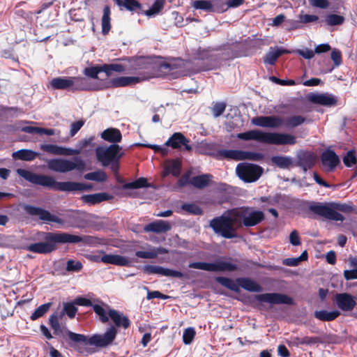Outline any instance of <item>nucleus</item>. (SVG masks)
<instances>
[{"label":"nucleus","instance_id":"nucleus-23","mask_svg":"<svg viewBox=\"0 0 357 357\" xmlns=\"http://www.w3.org/2000/svg\"><path fill=\"white\" fill-rule=\"evenodd\" d=\"M101 262L116 266H126L130 263V260L127 257L119 255L105 254L101 257Z\"/></svg>","mask_w":357,"mask_h":357},{"label":"nucleus","instance_id":"nucleus-9","mask_svg":"<svg viewBox=\"0 0 357 357\" xmlns=\"http://www.w3.org/2000/svg\"><path fill=\"white\" fill-rule=\"evenodd\" d=\"M47 167L54 172L65 173L73 170L82 172L85 169L86 163L80 158L76 157L73 160L54 158L47 161Z\"/></svg>","mask_w":357,"mask_h":357},{"label":"nucleus","instance_id":"nucleus-15","mask_svg":"<svg viewBox=\"0 0 357 357\" xmlns=\"http://www.w3.org/2000/svg\"><path fill=\"white\" fill-rule=\"evenodd\" d=\"M257 300L260 302L274 304H292L293 300L287 295L278 293H266L257 296Z\"/></svg>","mask_w":357,"mask_h":357},{"label":"nucleus","instance_id":"nucleus-43","mask_svg":"<svg viewBox=\"0 0 357 357\" xmlns=\"http://www.w3.org/2000/svg\"><path fill=\"white\" fill-rule=\"evenodd\" d=\"M305 121V118L301 115H294L287 118L284 121L285 126L289 128H295L301 125Z\"/></svg>","mask_w":357,"mask_h":357},{"label":"nucleus","instance_id":"nucleus-27","mask_svg":"<svg viewBox=\"0 0 357 357\" xmlns=\"http://www.w3.org/2000/svg\"><path fill=\"white\" fill-rule=\"evenodd\" d=\"M289 52L288 50L282 47H271L264 58V62L266 64L273 65L280 56Z\"/></svg>","mask_w":357,"mask_h":357},{"label":"nucleus","instance_id":"nucleus-33","mask_svg":"<svg viewBox=\"0 0 357 357\" xmlns=\"http://www.w3.org/2000/svg\"><path fill=\"white\" fill-rule=\"evenodd\" d=\"M38 155V153L29 149H21L13 153V158L25 161H31Z\"/></svg>","mask_w":357,"mask_h":357},{"label":"nucleus","instance_id":"nucleus-54","mask_svg":"<svg viewBox=\"0 0 357 357\" xmlns=\"http://www.w3.org/2000/svg\"><path fill=\"white\" fill-rule=\"evenodd\" d=\"M93 308L94 312L100 317L102 322L106 323L109 320V315L107 314L105 310L100 305H93Z\"/></svg>","mask_w":357,"mask_h":357},{"label":"nucleus","instance_id":"nucleus-45","mask_svg":"<svg viewBox=\"0 0 357 357\" xmlns=\"http://www.w3.org/2000/svg\"><path fill=\"white\" fill-rule=\"evenodd\" d=\"M217 281L221 284L222 286L227 287L228 289L233 291H238V284H236L231 279L224 278V277H218L217 278Z\"/></svg>","mask_w":357,"mask_h":357},{"label":"nucleus","instance_id":"nucleus-59","mask_svg":"<svg viewBox=\"0 0 357 357\" xmlns=\"http://www.w3.org/2000/svg\"><path fill=\"white\" fill-rule=\"evenodd\" d=\"M82 264L78 261L69 260L67 262V270L70 271H79L82 269Z\"/></svg>","mask_w":357,"mask_h":357},{"label":"nucleus","instance_id":"nucleus-53","mask_svg":"<svg viewBox=\"0 0 357 357\" xmlns=\"http://www.w3.org/2000/svg\"><path fill=\"white\" fill-rule=\"evenodd\" d=\"M136 256L142 259H154L157 257L156 251L153 250V247H150L146 251H137Z\"/></svg>","mask_w":357,"mask_h":357},{"label":"nucleus","instance_id":"nucleus-51","mask_svg":"<svg viewBox=\"0 0 357 357\" xmlns=\"http://www.w3.org/2000/svg\"><path fill=\"white\" fill-rule=\"evenodd\" d=\"M192 6L195 9L211 10L212 3L208 0H197L192 2Z\"/></svg>","mask_w":357,"mask_h":357},{"label":"nucleus","instance_id":"nucleus-7","mask_svg":"<svg viewBox=\"0 0 357 357\" xmlns=\"http://www.w3.org/2000/svg\"><path fill=\"white\" fill-rule=\"evenodd\" d=\"M118 331L114 326H110L104 334H96L89 339L82 334L75 333L66 330L65 334L70 340L75 343H84L98 347H105L111 344L115 340Z\"/></svg>","mask_w":357,"mask_h":357},{"label":"nucleus","instance_id":"nucleus-56","mask_svg":"<svg viewBox=\"0 0 357 357\" xmlns=\"http://www.w3.org/2000/svg\"><path fill=\"white\" fill-rule=\"evenodd\" d=\"M344 164L347 167H352L356 162V157L354 151H349L343 158Z\"/></svg>","mask_w":357,"mask_h":357},{"label":"nucleus","instance_id":"nucleus-60","mask_svg":"<svg viewBox=\"0 0 357 357\" xmlns=\"http://www.w3.org/2000/svg\"><path fill=\"white\" fill-rule=\"evenodd\" d=\"M226 105L223 102H218L213 107V114L215 117L220 116L225 110Z\"/></svg>","mask_w":357,"mask_h":357},{"label":"nucleus","instance_id":"nucleus-52","mask_svg":"<svg viewBox=\"0 0 357 357\" xmlns=\"http://www.w3.org/2000/svg\"><path fill=\"white\" fill-rule=\"evenodd\" d=\"M195 334V328L192 327H189L185 329L183 334V341L184 344H190L192 342Z\"/></svg>","mask_w":357,"mask_h":357},{"label":"nucleus","instance_id":"nucleus-37","mask_svg":"<svg viewBox=\"0 0 357 357\" xmlns=\"http://www.w3.org/2000/svg\"><path fill=\"white\" fill-rule=\"evenodd\" d=\"M102 32L103 34H107L111 29L110 25V8L108 6L104 7L103 15L102 17Z\"/></svg>","mask_w":357,"mask_h":357},{"label":"nucleus","instance_id":"nucleus-28","mask_svg":"<svg viewBox=\"0 0 357 357\" xmlns=\"http://www.w3.org/2000/svg\"><path fill=\"white\" fill-rule=\"evenodd\" d=\"M151 59L149 58L139 57L133 59L130 61L128 69L131 71H137L144 69L151 68Z\"/></svg>","mask_w":357,"mask_h":357},{"label":"nucleus","instance_id":"nucleus-13","mask_svg":"<svg viewBox=\"0 0 357 357\" xmlns=\"http://www.w3.org/2000/svg\"><path fill=\"white\" fill-rule=\"evenodd\" d=\"M149 77L146 75H140V76H130V77H119L114 78L111 80L110 84H108L105 82H101L100 83H94L93 82V84H104L106 85V86L102 87L106 88L109 87V86H112L114 87H122V86H132L137 83H139L146 79H148Z\"/></svg>","mask_w":357,"mask_h":357},{"label":"nucleus","instance_id":"nucleus-63","mask_svg":"<svg viewBox=\"0 0 357 357\" xmlns=\"http://www.w3.org/2000/svg\"><path fill=\"white\" fill-rule=\"evenodd\" d=\"M331 59L334 62L335 66H340L342 63V56L340 52L337 49H334L331 52Z\"/></svg>","mask_w":357,"mask_h":357},{"label":"nucleus","instance_id":"nucleus-19","mask_svg":"<svg viewBox=\"0 0 357 357\" xmlns=\"http://www.w3.org/2000/svg\"><path fill=\"white\" fill-rule=\"evenodd\" d=\"M149 273L157 274L162 276L178 278L183 277V273L178 271L166 268L159 266H147L145 268Z\"/></svg>","mask_w":357,"mask_h":357},{"label":"nucleus","instance_id":"nucleus-22","mask_svg":"<svg viewBox=\"0 0 357 357\" xmlns=\"http://www.w3.org/2000/svg\"><path fill=\"white\" fill-rule=\"evenodd\" d=\"M188 139L181 132H175L166 142L165 145L169 146L174 149H180L181 146H185L186 150H191V146L188 144Z\"/></svg>","mask_w":357,"mask_h":357},{"label":"nucleus","instance_id":"nucleus-5","mask_svg":"<svg viewBox=\"0 0 357 357\" xmlns=\"http://www.w3.org/2000/svg\"><path fill=\"white\" fill-rule=\"evenodd\" d=\"M210 226L215 233L226 238L236 236V230L240 227V222L236 215L234 209L224 213L221 216L213 218Z\"/></svg>","mask_w":357,"mask_h":357},{"label":"nucleus","instance_id":"nucleus-4","mask_svg":"<svg viewBox=\"0 0 357 357\" xmlns=\"http://www.w3.org/2000/svg\"><path fill=\"white\" fill-rule=\"evenodd\" d=\"M237 138L243 140H256L261 143L273 145H293L296 142V137L288 133L264 132L252 130L238 133Z\"/></svg>","mask_w":357,"mask_h":357},{"label":"nucleus","instance_id":"nucleus-55","mask_svg":"<svg viewBox=\"0 0 357 357\" xmlns=\"http://www.w3.org/2000/svg\"><path fill=\"white\" fill-rule=\"evenodd\" d=\"M212 263H206V262H193L190 264L189 267L192 268L200 269L207 271L212 272Z\"/></svg>","mask_w":357,"mask_h":357},{"label":"nucleus","instance_id":"nucleus-64","mask_svg":"<svg viewBox=\"0 0 357 357\" xmlns=\"http://www.w3.org/2000/svg\"><path fill=\"white\" fill-rule=\"evenodd\" d=\"M310 4L316 8H326L329 6L327 0H310Z\"/></svg>","mask_w":357,"mask_h":357},{"label":"nucleus","instance_id":"nucleus-31","mask_svg":"<svg viewBox=\"0 0 357 357\" xmlns=\"http://www.w3.org/2000/svg\"><path fill=\"white\" fill-rule=\"evenodd\" d=\"M238 286L244 289L252 292H259L261 290V287L255 282L248 278H239L237 280Z\"/></svg>","mask_w":357,"mask_h":357},{"label":"nucleus","instance_id":"nucleus-14","mask_svg":"<svg viewBox=\"0 0 357 357\" xmlns=\"http://www.w3.org/2000/svg\"><path fill=\"white\" fill-rule=\"evenodd\" d=\"M251 123L262 128H276L280 127L284 121L278 116H259L252 118Z\"/></svg>","mask_w":357,"mask_h":357},{"label":"nucleus","instance_id":"nucleus-61","mask_svg":"<svg viewBox=\"0 0 357 357\" xmlns=\"http://www.w3.org/2000/svg\"><path fill=\"white\" fill-rule=\"evenodd\" d=\"M182 208L192 214H199L201 209L195 204H185L182 206Z\"/></svg>","mask_w":357,"mask_h":357},{"label":"nucleus","instance_id":"nucleus-3","mask_svg":"<svg viewBox=\"0 0 357 357\" xmlns=\"http://www.w3.org/2000/svg\"><path fill=\"white\" fill-rule=\"evenodd\" d=\"M17 173L19 176L33 184L50 188L59 191H80L84 189V186L81 183L70 181L57 182L50 176L34 174L23 169H17Z\"/></svg>","mask_w":357,"mask_h":357},{"label":"nucleus","instance_id":"nucleus-42","mask_svg":"<svg viewBox=\"0 0 357 357\" xmlns=\"http://www.w3.org/2000/svg\"><path fill=\"white\" fill-rule=\"evenodd\" d=\"M121 8H125L128 10H135L140 7V4L135 0H114Z\"/></svg>","mask_w":357,"mask_h":357},{"label":"nucleus","instance_id":"nucleus-18","mask_svg":"<svg viewBox=\"0 0 357 357\" xmlns=\"http://www.w3.org/2000/svg\"><path fill=\"white\" fill-rule=\"evenodd\" d=\"M40 149L45 152L56 155L69 156L80 153V150H74L70 148H66L51 144H41Z\"/></svg>","mask_w":357,"mask_h":357},{"label":"nucleus","instance_id":"nucleus-25","mask_svg":"<svg viewBox=\"0 0 357 357\" xmlns=\"http://www.w3.org/2000/svg\"><path fill=\"white\" fill-rule=\"evenodd\" d=\"M109 317L113 321L115 326L117 327L122 326L123 328H128L130 326V322L128 317L123 315V313L118 312L115 310H109L108 312Z\"/></svg>","mask_w":357,"mask_h":357},{"label":"nucleus","instance_id":"nucleus-49","mask_svg":"<svg viewBox=\"0 0 357 357\" xmlns=\"http://www.w3.org/2000/svg\"><path fill=\"white\" fill-rule=\"evenodd\" d=\"M50 325L54 330V333L56 335L64 337L65 331L63 332L60 326L59 320L56 317L52 316L50 319Z\"/></svg>","mask_w":357,"mask_h":357},{"label":"nucleus","instance_id":"nucleus-34","mask_svg":"<svg viewBox=\"0 0 357 357\" xmlns=\"http://www.w3.org/2000/svg\"><path fill=\"white\" fill-rule=\"evenodd\" d=\"M340 315V312L337 310L326 311L320 310L314 312V317L321 320L325 321H333Z\"/></svg>","mask_w":357,"mask_h":357},{"label":"nucleus","instance_id":"nucleus-39","mask_svg":"<svg viewBox=\"0 0 357 357\" xmlns=\"http://www.w3.org/2000/svg\"><path fill=\"white\" fill-rule=\"evenodd\" d=\"M351 270H345L344 277L347 280L357 279V258H351L349 259Z\"/></svg>","mask_w":357,"mask_h":357},{"label":"nucleus","instance_id":"nucleus-35","mask_svg":"<svg viewBox=\"0 0 357 357\" xmlns=\"http://www.w3.org/2000/svg\"><path fill=\"white\" fill-rule=\"evenodd\" d=\"M299 163L304 171L310 169L314 164V156L310 153H302L298 157Z\"/></svg>","mask_w":357,"mask_h":357},{"label":"nucleus","instance_id":"nucleus-44","mask_svg":"<svg viewBox=\"0 0 357 357\" xmlns=\"http://www.w3.org/2000/svg\"><path fill=\"white\" fill-rule=\"evenodd\" d=\"M147 185L146 179L144 178H139L133 182L125 183L123 185V189H137L146 187Z\"/></svg>","mask_w":357,"mask_h":357},{"label":"nucleus","instance_id":"nucleus-50","mask_svg":"<svg viewBox=\"0 0 357 357\" xmlns=\"http://www.w3.org/2000/svg\"><path fill=\"white\" fill-rule=\"evenodd\" d=\"M344 21V17L335 14L328 15L326 18V22L328 25H340Z\"/></svg>","mask_w":357,"mask_h":357},{"label":"nucleus","instance_id":"nucleus-62","mask_svg":"<svg viewBox=\"0 0 357 357\" xmlns=\"http://www.w3.org/2000/svg\"><path fill=\"white\" fill-rule=\"evenodd\" d=\"M318 19H319L318 16L314 15L305 14V15H299L300 22L305 23V24L316 22L317 20H318Z\"/></svg>","mask_w":357,"mask_h":357},{"label":"nucleus","instance_id":"nucleus-17","mask_svg":"<svg viewBox=\"0 0 357 357\" xmlns=\"http://www.w3.org/2000/svg\"><path fill=\"white\" fill-rule=\"evenodd\" d=\"M335 302L340 310L351 311L356 305V298L347 293H341L335 295Z\"/></svg>","mask_w":357,"mask_h":357},{"label":"nucleus","instance_id":"nucleus-47","mask_svg":"<svg viewBox=\"0 0 357 357\" xmlns=\"http://www.w3.org/2000/svg\"><path fill=\"white\" fill-rule=\"evenodd\" d=\"M51 303H45L39 306L31 315L32 320H36L43 316L50 309Z\"/></svg>","mask_w":357,"mask_h":357},{"label":"nucleus","instance_id":"nucleus-30","mask_svg":"<svg viewBox=\"0 0 357 357\" xmlns=\"http://www.w3.org/2000/svg\"><path fill=\"white\" fill-rule=\"evenodd\" d=\"M101 137L109 142H119L121 140V132L116 128H108L101 134Z\"/></svg>","mask_w":357,"mask_h":357},{"label":"nucleus","instance_id":"nucleus-36","mask_svg":"<svg viewBox=\"0 0 357 357\" xmlns=\"http://www.w3.org/2000/svg\"><path fill=\"white\" fill-rule=\"evenodd\" d=\"M271 161L281 169H287L293 164V160L289 156H273Z\"/></svg>","mask_w":357,"mask_h":357},{"label":"nucleus","instance_id":"nucleus-8","mask_svg":"<svg viewBox=\"0 0 357 357\" xmlns=\"http://www.w3.org/2000/svg\"><path fill=\"white\" fill-rule=\"evenodd\" d=\"M122 148L117 144H112L107 146H98L96 149L97 160L104 167L110 165L114 172L119 170V161L123 155Z\"/></svg>","mask_w":357,"mask_h":357},{"label":"nucleus","instance_id":"nucleus-32","mask_svg":"<svg viewBox=\"0 0 357 357\" xmlns=\"http://www.w3.org/2000/svg\"><path fill=\"white\" fill-rule=\"evenodd\" d=\"M110 196L106 193H96L93 195H84L82 200L89 204H96L102 201L110 199Z\"/></svg>","mask_w":357,"mask_h":357},{"label":"nucleus","instance_id":"nucleus-29","mask_svg":"<svg viewBox=\"0 0 357 357\" xmlns=\"http://www.w3.org/2000/svg\"><path fill=\"white\" fill-rule=\"evenodd\" d=\"M212 272L233 271L237 268L236 264L230 260H216L213 262Z\"/></svg>","mask_w":357,"mask_h":357},{"label":"nucleus","instance_id":"nucleus-46","mask_svg":"<svg viewBox=\"0 0 357 357\" xmlns=\"http://www.w3.org/2000/svg\"><path fill=\"white\" fill-rule=\"evenodd\" d=\"M84 178L90 181H104L107 178V175L104 172L97 171L85 174Z\"/></svg>","mask_w":357,"mask_h":357},{"label":"nucleus","instance_id":"nucleus-21","mask_svg":"<svg viewBox=\"0 0 357 357\" xmlns=\"http://www.w3.org/2000/svg\"><path fill=\"white\" fill-rule=\"evenodd\" d=\"M309 100L313 103L324 106H333L337 102V98L328 93H312L309 96Z\"/></svg>","mask_w":357,"mask_h":357},{"label":"nucleus","instance_id":"nucleus-40","mask_svg":"<svg viewBox=\"0 0 357 357\" xmlns=\"http://www.w3.org/2000/svg\"><path fill=\"white\" fill-rule=\"evenodd\" d=\"M128 66H123L122 64L120 63H112L109 65H104L103 66V70L104 73H105V75L102 79L107 78L111 73L112 71L115 72H123L126 70H128Z\"/></svg>","mask_w":357,"mask_h":357},{"label":"nucleus","instance_id":"nucleus-41","mask_svg":"<svg viewBox=\"0 0 357 357\" xmlns=\"http://www.w3.org/2000/svg\"><path fill=\"white\" fill-rule=\"evenodd\" d=\"M104 73L103 66H93L86 68L84 70V73L86 76L93 79H100L99 75Z\"/></svg>","mask_w":357,"mask_h":357},{"label":"nucleus","instance_id":"nucleus-2","mask_svg":"<svg viewBox=\"0 0 357 357\" xmlns=\"http://www.w3.org/2000/svg\"><path fill=\"white\" fill-rule=\"evenodd\" d=\"M26 212L31 215L38 216V218L46 223L55 222L59 225H64L66 222L69 226L82 228L86 226L89 215L82 211H75L68 213L66 215V221L60 218L55 214L50 213L48 211L40 208L26 206H25Z\"/></svg>","mask_w":357,"mask_h":357},{"label":"nucleus","instance_id":"nucleus-12","mask_svg":"<svg viewBox=\"0 0 357 357\" xmlns=\"http://www.w3.org/2000/svg\"><path fill=\"white\" fill-rule=\"evenodd\" d=\"M309 209L313 213L326 219L343 221L344 218L340 213L334 210L332 202L330 203H313L309 206Z\"/></svg>","mask_w":357,"mask_h":357},{"label":"nucleus","instance_id":"nucleus-11","mask_svg":"<svg viewBox=\"0 0 357 357\" xmlns=\"http://www.w3.org/2000/svg\"><path fill=\"white\" fill-rule=\"evenodd\" d=\"M236 215L240 222V227H252L259 224L264 218V213L260 211L252 208H236Z\"/></svg>","mask_w":357,"mask_h":357},{"label":"nucleus","instance_id":"nucleus-24","mask_svg":"<svg viewBox=\"0 0 357 357\" xmlns=\"http://www.w3.org/2000/svg\"><path fill=\"white\" fill-rule=\"evenodd\" d=\"M181 169V161L179 159L167 160L164 165V170L162 173L163 177L171 174L174 176H179Z\"/></svg>","mask_w":357,"mask_h":357},{"label":"nucleus","instance_id":"nucleus-58","mask_svg":"<svg viewBox=\"0 0 357 357\" xmlns=\"http://www.w3.org/2000/svg\"><path fill=\"white\" fill-rule=\"evenodd\" d=\"M63 310L70 318H73L77 312V308L73 303H66L63 306Z\"/></svg>","mask_w":357,"mask_h":357},{"label":"nucleus","instance_id":"nucleus-10","mask_svg":"<svg viewBox=\"0 0 357 357\" xmlns=\"http://www.w3.org/2000/svg\"><path fill=\"white\" fill-rule=\"evenodd\" d=\"M236 173L244 182L252 183L259 178L263 173V169L255 164L242 162L236 166Z\"/></svg>","mask_w":357,"mask_h":357},{"label":"nucleus","instance_id":"nucleus-1","mask_svg":"<svg viewBox=\"0 0 357 357\" xmlns=\"http://www.w3.org/2000/svg\"><path fill=\"white\" fill-rule=\"evenodd\" d=\"M43 242L33 243L26 246V250L38 254L50 253L56 249V244H75L83 241L80 236L65 232H45L43 234Z\"/></svg>","mask_w":357,"mask_h":357},{"label":"nucleus","instance_id":"nucleus-38","mask_svg":"<svg viewBox=\"0 0 357 357\" xmlns=\"http://www.w3.org/2000/svg\"><path fill=\"white\" fill-rule=\"evenodd\" d=\"M210 179L211 175L209 174L195 176L191 179V184L197 188H203L208 185Z\"/></svg>","mask_w":357,"mask_h":357},{"label":"nucleus","instance_id":"nucleus-57","mask_svg":"<svg viewBox=\"0 0 357 357\" xmlns=\"http://www.w3.org/2000/svg\"><path fill=\"white\" fill-rule=\"evenodd\" d=\"M332 204L334 207V210L336 212L341 211L343 213H349L353 211V208L350 205L335 202H332Z\"/></svg>","mask_w":357,"mask_h":357},{"label":"nucleus","instance_id":"nucleus-26","mask_svg":"<svg viewBox=\"0 0 357 357\" xmlns=\"http://www.w3.org/2000/svg\"><path fill=\"white\" fill-rule=\"evenodd\" d=\"M171 226L168 222L165 220H157L151 223L148 224L144 227V231L146 232H165L170 230Z\"/></svg>","mask_w":357,"mask_h":357},{"label":"nucleus","instance_id":"nucleus-20","mask_svg":"<svg viewBox=\"0 0 357 357\" xmlns=\"http://www.w3.org/2000/svg\"><path fill=\"white\" fill-rule=\"evenodd\" d=\"M321 162L326 171H333L340 162V159L334 151L327 150L321 155Z\"/></svg>","mask_w":357,"mask_h":357},{"label":"nucleus","instance_id":"nucleus-48","mask_svg":"<svg viewBox=\"0 0 357 357\" xmlns=\"http://www.w3.org/2000/svg\"><path fill=\"white\" fill-rule=\"evenodd\" d=\"M164 0H156L153 6L145 12L148 16H151L158 14L164 6Z\"/></svg>","mask_w":357,"mask_h":357},{"label":"nucleus","instance_id":"nucleus-16","mask_svg":"<svg viewBox=\"0 0 357 357\" xmlns=\"http://www.w3.org/2000/svg\"><path fill=\"white\" fill-rule=\"evenodd\" d=\"M219 155L223 158L235 160H255L257 153L239 150L223 149L219 151Z\"/></svg>","mask_w":357,"mask_h":357},{"label":"nucleus","instance_id":"nucleus-6","mask_svg":"<svg viewBox=\"0 0 357 357\" xmlns=\"http://www.w3.org/2000/svg\"><path fill=\"white\" fill-rule=\"evenodd\" d=\"M50 86L53 89L67 90H98L106 86L105 84H93V82L85 77H56L52 79Z\"/></svg>","mask_w":357,"mask_h":357}]
</instances>
